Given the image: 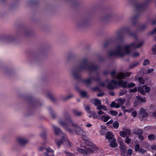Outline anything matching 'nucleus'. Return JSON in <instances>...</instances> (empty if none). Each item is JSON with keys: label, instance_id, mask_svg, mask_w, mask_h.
<instances>
[{"label": "nucleus", "instance_id": "1", "mask_svg": "<svg viewBox=\"0 0 156 156\" xmlns=\"http://www.w3.org/2000/svg\"><path fill=\"white\" fill-rule=\"evenodd\" d=\"M65 121L62 120L59 122L60 124L66 130L70 133L73 131L76 134L81 136L83 139L86 137V132L76 124H74L72 121L69 114L68 112L65 114Z\"/></svg>", "mask_w": 156, "mask_h": 156}, {"label": "nucleus", "instance_id": "2", "mask_svg": "<svg viewBox=\"0 0 156 156\" xmlns=\"http://www.w3.org/2000/svg\"><path fill=\"white\" fill-rule=\"evenodd\" d=\"M84 139L85 140L86 144L89 147L87 148L86 146H85L83 147V146L81 145V147H84V149L78 147L77 149V151L83 156H87L89 154L93 152L95 150L97 149L98 148L94 143L89 140Z\"/></svg>", "mask_w": 156, "mask_h": 156}, {"label": "nucleus", "instance_id": "3", "mask_svg": "<svg viewBox=\"0 0 156 156\" xmlns=\"http://www.w3.org/2000/svg\"><path fill=\"white\" fill-rule=\"evenodd\" d=\"M143 42H140L139 44L136 45V44L133 42L129 45H124L123 48L124 49L125 53L122 51V50L116 49L115 50L116 55L120 57H123L125 54H129L131 51L129 49L130 48H140L143 44Z\"/></svg>", "mask_w": 156, "mask_h": 156}, {"label": "nucleus", "instance_id": "4", "mask_svg": "<svg viewBox=\"0 0 156 156\" xmlns=\"http://www.w3.org/2000/svg\"><path fill=\"white\" fill-rule=\"evenodd\" d=\"M125 32H126L130 36L133 37L135 39H137L136 33L135 32H132L129 27H125L123 28L117 32V38L118 40L121 41H123V34Z\"/></svg>", "mask_w": 156, "mask_h": 156}, {"label": "nucleus", "instance_id": "5", "mask_svg": "<svg viewBox=\"0 0 156 156\" xmlns=\"http://www.w3.org/2000/svg\"><path fill=\"white\" fill-rule=\"evenodd\" d=\"M117 84L123 88H126L127 86L126 81L124 82L122 80L117 81L114 80H112L108 83L106 87L109 90H112L113 89Z\"/></svg>", "mask_w": 156, "mask_h": 156}, {"label": "nucleus", "instance_id": "6", "mask_svg": "<svg viewBox=\"0 0 156 156\" xmlns=\"http://www.w3.org/2000/svg\"><path fill=\"white\" fill-rule=\"evenodd\" d=\"M55 144L58 148H59L61 145L62 144L66 143L67 147H70L71 146V143L66 136L64 135L61 139H56L55 140Z\"/></svg>", "mask_w": 156, "mask_h": 156}, {"label": "nucleus", "instance_id": "7", "mask_svg": "<svg viewBox=\"0 0 156 156\" xmlns=\"http://www.w3.org/2000/svg\"><path fill=\"white\" fill-rule=\"evenodd\" d=\"M151 0H146V2L141 4L135 3L134 5L136 8L138 12H144L145 11L147 8V4Z\"/></svg>", "mask_w": 156, "mask_h": 156}, {"label": "nucleus", "instance_id": "8", "mask_svg": "<svg viewBox=\"0 0 156 156\" xmlns=\"http://www.w3.org/2000/svg\"><path fill=\"white\" fill-rule=\"evenodd\" d=\"M73 77L76 80H79L83 83H85L86 84L90 85L91 84V79L90 78L87 80H84L76 72H73Z\"/></svg>", "mask_w": 156, "mask_h": 156}, {"label": "nucleus", "instance_id": "9", "mask_svg": "<svg viewBox=\"0 0 156 156\" xmlns=\"http://www.w3.org/2000/svg\"><path fill=\"white\" fill-rule=\"evenodd\" d=\"M27 100L30 102V104L33 106H40L41 105V104L39 100L35 98L32 96H30L28 98Z\"/></svg>", "mask_w": 156, "mask_h": 156}, {"label": "nucleus", "instance_id": "10", "mask_svg": "<svg viewBox=\"0 0 156 156\" xmlns=\"http://www.w3.org/2000/svg\"><path fill=\"white\" fill-rule=\"evenodd\" d=\"M86 70H87V65H84L81 64L78 66V68L77 69L76 68H75L73 69V72H76L79 74V72Z\"/></svg>", "mask_w": 156, "mask_h": 156}, {"label": "nucleus", "instance_id": "11", "mask_svg": "<svg viewBox=\"0 0 156 156\" xmlns=\"http://www.w3.org/2000/svg\"><path fill=\"white\" fill-rule=\"evenodd\" d=\"M45 149L47 153H45V155L46 156H54V151L50 148H45L43 147H40L39 148L40 151H42L44 149Z\"/></svg>", "mask_w": 156, "mask_h": 156}, {"label": "nucleus", "instance_id": "12", "mask_svg": "<svg viewBox=\"0 0 156 156\" xmlns=\"http://www.w3.org/2000/svg\"><path fill=\"white\" fill-rule=\"evenodd\" d=\"M131 73L130 72H126L125 73H121L118 74L116 76V78L118 79L122 80L124 79L125 77L129 76Z\"/></svg>", "mask_w": 156, "mask_h": 156}, {"label": "nucleus", "instance_id": "13", "mask_svg": "<svg viewBox=\"0 0 156 156\" xmlns=\"http://www.w3.org/2000/svg\"><path fill=\"white\" fill-rule=\"evenodd\" d=\"M118 142L120 144V148L121 154L124 156H126L125 154L126 153V147L124 145L122 141L119 142V140Z\"/></svg>", "mask_w": 156, "mask_h": 156}, {"label": "nucleus", "instance_id": "14", "mask_svg": "<svg viewBox=\"0 0 156 156\" xmlns=\"http://www.w3.org/2000/svg\"><path fill=\"white\" fill-rule=\"evenodd\" d=\"M75 89L78 92L80 93L81 95V96L82 98L87 97L88 98V96H87V94L86 92L81 90L79 87L78 86H76L75 87Z\"/></svg>", "mask_w": 156, "mask_h": 156}, {"label": "nucleus", "instance_id": "15", "mask_svg": "<svg viewBox=\"0 0 156 156\" xmlns=\"http://www.w3.org/2000/svg\"><path fill=\"white\" fill-rule=\"evenodd\" d=\"M98 67L97 66L91 64L90 65H87V70L90 71H97L98 70Z\"/></svg>", "mask_w": 156, "mask_h": 156}, {"label": "nucleus", "instance_id": "16", "mask_svg": "<svg viewBox=\"0 0 156 156\" xmlns=\"http://www.w3.org/2000/svg\"><path fill=\"white\" fill-rule=\"evenodd\" d=\"M114 136L112 134V133L111 132H107L105 135V138L108 140V141H110L112 140L113 139H115L113 137Z\"/></svg>", "mask_w": 156, "mask_h": 156}, {"label": "nucleus", "instance_id": "17", "mask_svg": "<svg viewBox=\"0 0 156 156\" xmlns=\"http://www.w3.org/2000/svg\"><path fill=\"white\" fill-rule=\"evenodd\" d=\"M17 141L21 145H24L26 144L28 141L23 138H19L17 139Z\"/></svg>", "mask_w": 156, "mask_h": 156}, {"label": "nucleus", "instance_id": "18", "mask_svg": "<svg viewBox=\"0 0 156 156\" xmlns=\"http://www.w3.org/2000/svg\"><path fill=\"white\" fill-rule=\"evenodd\" d=\"M53 129L55 134L58 135L60 134H62V133L60 128L57 127L55 126H53Z\"/></svg>", "mask_w": 156, "mask_h": 156}, {"label": "nucleus", "instance_id": "19", "mask_svg": "<svg viewBox=\"0 0 156 156\" xmlns=\"http://www.w3.org/2000/svg\"><path fill=\"white\" fill-rule=\"evenodd\" d=\"M115 139H113L112 140L109 141L110 142L109 146L112 148H115L118 146V144L116 143Z\"/></svg>", "mask_w": 156, "mask_h": 156}, {"label": "nucleus", "instance_id": "20", "mask_svg": "<svg viewBox=\"0 0 156 156\" xmlns=\"http://www.w3.org/2000/svg\"><path fill=\"white\" fill-rule=\"evenodd\" d=\"M139 14L137 13L132 17V20L134 26L136 25L137 22V18L139 17Z\"/></svg>", "mask_w": 156, "mask_h": 156}, {"label": "nucleus", "instance_id": "21", "mask_svg": "<svg viewBox=\"0 0 156 156\" xmlns=\"http://www.w3.org/2000/svg\"><path fill=\"white\" fill-rule=\"evenodd\" d=\"M110 119V117L108 115H103L101 118V120L104 122H107Z\"/></svg>", "mask_w": 156, "mask_h": 156}, {"label": "nucleus", "instance_id": "22", "mask_svg": "<svg viewBox=\"0 0 156 156\" xmlns=\"http://www.w3.org/2000/svg\"><path fill=\"white\" fill-rule=\"evenodd\" d=\"M72 111L74 115L77 116H80L82 114V112H79L75 109H73Z\"/></svg>", "mask_w": 156, "mask_h": 156}, {"label": "nucleus", "instance_id": "23", "mask_svg": "<svg viewBox=\"0 0 156 156\" xmlns=\"http://www.w3.org/2000/svg\"><path fill=\"white\" fill-rule=\"evenodd\" d=\"M133 133L138 135L140 134H142L143 133V131L141 129H137L133 132Z\"/></svg>", "mask_w": 156, "mask_h": 156}, {"label": "nucleus", "instance_id": "24", "mask_svg": "<svg viewBox=\"0 0 156 156\" xmlns=\"http://www.w3.org/2000/svg\"><path fill=\"white\" fill-rule=\"evenodd\" d=\"M136 98L137 100L141 102H145L146 101V98L145 97L142 98L141 96H136Z\"/></svg>", "mask_w": 156, "mask_h": 156}, {"label": "nucleus", "instance_id": "25", "mask_svg": "<svg viewBox=\"0 0 156 156\" xmlns=\"http://www.w3.org/2000/svg\"><path fill=\"white\" fill-rule=\"evenodd\" d=\"M48 109L53 118L55 119L56 117V115L52 111V109L51 108V107H49L48 108Z\"/></svg>", "mask_w": 156, "mask_h": 156}, {"label": "nucleus", "instance_id": "26", "mask_svg": "<svg viewBox=\"0 0 156 156\" xmlns=\"http://www.w3.org/2000/svg\"><path fill=\"white\" fill-rule=\"evenodd\" d=\"M47 97L53 102L55 101V98L53 97L51 94L49 93H48L47 95Z\"/></svg>", "mask_w": 156, "mask_h": 156}, {"label": "nucleus", "instance_id": "27", "mask_svg": "<svg viewBox=\"0 0 156 156\" xmlns=\"http://www.w3.org/2000/svg\"><path fill=\"white\" fill-rule=\"evenodd\" d=\"M94 104L95 106L98 105H100L101 104V101L100 100L97 99V98H95L94 99Z\"/></svg>", "mask_w": 156, "mask_h": 156}, {"label": "nucleus", "instance_id": "28", "mask_svg": "<svg viewBox=\"0 0 156 156\" xmlns=\"http://www.w3.org/2000/svg\"><path fill=\"white\" fill-rule=\"evenodd\" d=\"M137 90L139 92L143 95L145 94L144 89L142 87L139 86L137 88Z\"/></svg>", "mask_w": 156, "mask_h": 156}, {"label": "nucleus", "instance_id": "29", "mask_svg": "<svg viewBox=\"0 0 156 156\" xmlns=\"http://www.w3.org/2000/svg\"><path fill=\"white\" fill-rule=\"evenodd\" d=\"M147 24L146 23L142 25L140 27L139 30L142 31H144L147 27Z\"/></svg>", "mask_w": 156, "mask_h": 156}, {"label": "nucleus", "instance_id": "30", "mask_svg": "<svg viewBox=\"0 0 156 156\" xmlns=\"http://www.w3.org/2000/svg\"><path fill=\"white\" fill-rule=\"evenodd\" d=\"M119 123L117 121H115L113 124V127L115 129H118L119 127Z\"/></svg>", "mask_w": 156, "mask_h": 156}, {"label": "nucleus", "instance_id": "31", "mask_svg": "<svg viewBox=\"0 0 156 156\" xmlns=\"http://www.w3.org/2000/svg\"><path fill=\"white\" fill-rule=\"evenodd\" d=\"M148 138L149 140H153L155 138V136L153 134H149L148 136Z\"/></svg>", "mask_w": 156, "mask_h": 156}, {"label": "nucleus", "instance_id": "32", "mask_svg": "<svg viewBox=\"0 0 156 156\" xmlns=\"http://www.w3.org/2000/svg\"><path fill=\"white\" fill-rule=\"evenodd\" d=\"M127 93V91L126 90L122 89L119 92V95L120 96H122L125 94Z\"/></svg>", "mask_w": 156, "mask_h": 156}, {"label": "nucleus", "instance_id": "33", "mask_svg": "<svg viewBox=\"0 0 156 156\" xmlns=\"http://www.w3.org/2000/svg\"><path fill=\"white\" fill-rule=\"evenodd\" d=\"M111 42L112 41L110 40H108L103 45V47L104 48H106L111 43Z\"/></svg>", "mask_w": 156, "mask_h": 156}, {"label": "nucleus", "instance_id": "34", "mask_svg": "<svg viewBox=\"0 0 156 156\" xmlns=\"http://www.w3.org/2000/svg\"><path fill=\"white\" fill-rule=\"evenodd\" d=\"M139 64V62H137L134 63H133L132 65H130L129 66V68L130 69H132L133 68L136 66L137 65Z\"/></svg>", "mask_w": 156, "mask_h": 156}, {"label": "nucleus", "instance_id": "35", "mask_svg": "<svg viewBox=\"0 0 156 156\" xmlns=\"http://www.w3.org/2000/svg\"><path fill=\"white\" fill-rule=\"evenodd\" d=\"M86 111L89 113H92V112L90 111V108L89 105H86L85 108Z\"/></svg>", "mask_w": 156, "mask_h": 156}, {"label": "nucleus", "instance_id": "36", "mask_svg": "<svg viewBox=\"0 0 156 156\" xmlns=\"http://www.w3.org/2000/svg\"><path fill=\"white\" fill-rule=\"evenodd\" d=\"M41 136L44 140H45L46 139V135L44 132L42 133L41 134Z\"/></svg>", "mask_w": 156, "mask_h": 156}, {"label": "nucleus", "instance_id": "37", "mask_svg": "<svg viewBox=\"0 0 156 156\" xmlns=\"http://www.w3.org/2000/svg\"><path fill=\"white\" fill-rule=\"evenodd\" d=\"M140 146L139 144H137L135 145L134 148L135 151L136 152L139 151L140 149Z\"/></svg>", "mask_w": 156, "mask_h": 156}, {"label": "nucleus", "instance_id": "38", "mask_svg": "<svg viewBox=\"0 0 156 156\" xmlns=\"http://www.w3.org/2000/svg\"><path fill=\"white\" fill-rule=\"evenodd\" d=\"M138 80L140 84H144L145 83L144 80L142 77H139L138 79Z\"/></svg>", "mask_w": 156, "mask_h": 156}, {"label": "nucleus", "instance_id": "39", "mask_svg": "<svg viewBox=\"0 0 156 156\" xmlns=\"http://www.w3.org/2000/svg\"><path fill=\"white\" fill-rule=\"evenodd\" d=\"M115 51H109L108 53V55L110 57L116 55Z\"/></svg>", "mask_w": 156, "mask_h": 156}, {"label": "nucleus", "instance_id": "40", "mask_svg": "<svg viewBox=\"0 0 156 156\" xmlns=\"http://www.w3.org/2000/svg\"><path fill=\"white\" fill-rule=\"evenodd\" d=\"M118 101L120 104L121 105H123L125 102V99L119 98L118 99Z\"/></svg>", "mask_w": 156, "mask_h": 156}, {"label": "nucleus", "instance_id": "41", "mask_svg": "<svg viewBox=\"0 0 156 156\" xmlns=\"http://www.w3.org/2000/svg\"><path fill=\"white\" fill-rule=\"evenodd\" d=\"M119 134L120 136L123 137H125L126 136V133L125 132V131H121L119 132Z\"/></svg>", "mask_w": 156, "mask_h": 156}, {"label": "nucleus", "instance_id": "42", "mask_svg": "<svg viewBox=\"0 0 156 156\" xmlns=\"http://www.w3.org/2000/svg\"><path fill=\"white\" fill-rule=\"evenodd\" d=\"M131 139L129 138L128 136H127L126 137V139L125 141V142L127 143L128 144H129L131 142Z\"/></svg>", "mask_w": 156, "mask_h": 156}, {"label": "nucleus", "instance_id": "43", "mask_svg": "<svg viewBox=\"0 0 156 156\" xmlns=\"http://www.w3.org/2000/svg\"><path fill=\"white\" fill-rule=\"evenodd\" d=\"M124 131L126 133V135H131L130 130L129 129H126L124 130Z\"/></svg>", "mask_w": 156, "mask_h": 156}, {"label": "nucleus", "instance_id": "44", "mask_svg": "<svg viewBox=\"0 0 156 156\" xmlns=\"http://www.w3.org/2000/svg\"><path fill=\"white\" fill-rule=\"evenodd\" d=\"M150 64V62L147 59H145L143 64V65L146 66Z\"/></svg>", "mask_w": 156, "mask_h": 156}, {"label": "nucleus", "instance_id": "45", "mask_svg": "<svg viewBox=\"0 0 156 156\" xmlns=\"http://www.w3.org/2000/svg\"><path fill=\"white\" fill-rule=\"evenodd\" d=\"M151 90V88L149 87L145 86V91L146 93L150 92Z\"/></svg>", "mask_w": 156, "mask_h": 156}, {"label": "nucleus", "instance_id": "46", "mask_svg": "<svg viewBox=\"0 0 156 156\" xmlns=\"http://www.w3.org/2000/svg\"><path fill=\"white\" fill-rule=\"evenodd\" d=\"M135 86L136 85L134 83H131L127 85V87L128 88H130L135 87Z\"/></svg>", "mask_w": 156, "mask_h": 156}, {"label": "nucleus", "instance_id": "47", "mask_svg": "<svg viewBox=\"0 0 156 156\" xmlns=\"http://www.w3.org/2000/svg\"><path fill=\"white\" fill-rule=\"evenodd\" d=\"M111 114L113 116H116L118 114V112L115 111H110Z\"/></svg>", "mask_w": 156, "mask_h": 156}, {"label": "nucleus", "instance_id": "48", "mask_svg": "<svg viewBox=\"0 0 156 156\" xmlns=\"http://www.w3.org/2000/svg\"><path fill=\"white\" fill-rule=\"evenodd\" d=\"M138 152L141 154H144L146 152V151L142 148H140Z\"/></svg>", "mask_w": 156, "mask_h": 156}, {"label": "nucleus", "instance_id": "49", "mask_svg": "<svg viewBox=\"0 0 156 156\" xmlns=\"http://www.w3.org/2000/svg\"><path fill=\"white\" fill-rule=\"evenodd\" d=\"M65 153L66 156H74L73 154L70 152H68L66 151H65Z\"/></svg>", "mask_w": 156, "mask_h": 156}, {"label": "nucleus", "instance_id": "50", "mask_svg": "<svg viewBox=\"0 0 156 156\" xmlns=\"http://www.w3.org/2000/svg\"><path fill=\"white\" fill-rule=\"evenodd\" d=\"M132 55L133 57H135L139 56V53L138 52H135L132 54Z\"/></svg>", "mask_w": 156, "mask_h": 156}, {"label": "nucleus", "instance_id": "51", "mask_svg": "<svg viewBox=\"0 0 156 156\" xmlns=\"http://www.w3.org/2000/svg\"><path fill=\"white\" fill-rule=\"evenodd\" d=\"M133 153L132 150L130 148L128 149L127 151V154L128 155H131Z\"/></svg>", "mask_w": 156, "mask_h": 156}, {"label": "nucleus", "instance_id": "52", "mask_svg": "<svg viewBox=\"0 0 156 156\" xmlns=\"http://www.w3.org/2000/svg\"><path fill=\"white\" fill-rule=\"evenodd\" d=\"M152 51L154 54H156V45H154L152 48Z\"/></svg>", "mask_w": 156, "mask_h": 156}, {"label": "nucleus", "instance_id": "53", "mask_svg": "<svg viewBox=\"0 0 156 156\" xmlns=\"http://www.w3.org/2000/svg\"><path fill=\"white\" fill-rule=\"evenodd\" d=\"M110 74L112 77H114L115 75L116 74V71L115 70H113L111 72Z\"/></svg>", "mask_w": 156, "mask_h": 156}, {"label": "nucleus", "instance_id": "54", "mask_svg": "<svg viewBox=\"0 0 156 156\" xmlns=\"http://www.w3.org/2000/svg\"><path fill=\"white\" fill-rule=\"evenodd\" d=\"M156 34V27L152 31H151L150 33H149L148 34V35H152L154 34Z\"/></svg>", "mask_w": 156, "mask_h": 156}, {"label": "nucleus", "instance_id": "55", "mask_svg": "<svg viewBox=\"0 0 156 156\" xmlns=\"http://www.w3.org/2000/svg\"><path fill=\"white\" fill-rule=\"evenodd\" d=\"M146 112V110L144 109L143 108H140V110L139 111V113L140 114H142L143 113H144Z\"/></svg>", "mask_w": 156, "mask_h": 156}, {"label": "nucleus", "instance_id": "56", "mask_svg": "<svg viewBox=\"0 0 156 156\" xmlns=\"http://www.w3.org/2000/svg\"><path fill=\"white\" fill-rule=\"evenodd\" d=\"M92 90L94 91H97L99 92H100L101 90L99 87H93L92 88Z\"/></svg>", "mask_w": 156, "mask_h": 156}, {"label": "nucleus", "instance_id": "57", "mask_svg": "<svg viewBox=\"0 0 156 156\" xmlns=\"http://www.w3.org/2000/svg\"><path fill=\"white\" fill-rule=\"evenodd\" d=\"M137 89L136 87H135L133 89H131L129 90V92H133L135 93L137 92Z\"/></svg>", "mask_w": 156, "mask_h": 156}, {"label": "nucleus", "instance_id": "58", "mask_svg": "<svg viewBox=\"0 0 156 156\" xmlns=\"http://www.w3.org/2000/svg\"><path fill=\"white\" fill-rule=\"evenodd\" d=\"M82 64L84 65H87L88 62L87 61V60L86 59H83V60L82 62L81 63Z\"/></svg>", "mask_w": 156, "mask_h": 156}, {"label": "nucleus", "instance_id": "59", "mask_svg": "<svg viewBox=\"0 0 156 156\" xmlns=\"http://www.w3.org/2000/svg\"><path fill=\"white\" fill-rule=\"evenodd\" d=\"M73 97L72 95H70L67 96V97H65L63 98V100H66L69 99L71 97Z\"/></svg>", "mask_w": 156, "mask_h": 156}, {"label": "nucleus", "instance_id": "60", "mask_svg": "<svg viewBox=\"0 0 156 156\" xmlns=\"http://www.w3.org/2000/svg\"><path fill=\"white\" fill-rule=\"evenodd\" d=\"M102 106L103 105H101V104H100V105H97L96 107H97V109H98V110H101L102 109V107H103Z\"/></svg>", "mask_w": 156, "mask_h": 156}, {"label": "nucleus", "instance_id": "61", "mask_svg": "<svg viewBox=\"0 0 156 156\" xmlns=\"http://www.w3.org/2000/svg\"><path fill=\"white\" fill-rule=\"evenodd\" d=\"M95 81L99 83L101 81V79L99 77H96L95 79Z\"/></svg>", "mask_w": 156, "mask_h": 156}, {"label": "nucleus", "instance_id": "62", "mask_svg": "<svg viewBox=\"0 0 156 156\" xmlns=\"http://www.w3.org/2000/svg\"><path fill=\"white\" fill-rule=\"evenodd\" d=\"M133 117H136L137 115V113L136 111H133L131 113Z\"/></svg>", "mask_w": 156, "mask_h": 156}, {"label": "nucleus", "instance_id": "63", "mask_svg": "<svg viewBox=\"0 0 156 156\" xmlns=\"http://www.w3.org/2000/svg\"><path fill=\"white\" fill-rule=\"evenodd\" d=\"M105 94V93L103 92H101L100 93L98 94H97V96L98 97H102Z\"/></svg>", "mask_w": 156, "mask_h": 156}, {"label": "nucleus", "instance_id": "64", "mask_svg": "<svg viewBox=\"0 0 156 156\" xmlns=\"http://www.w3.org/2000/svg\"><path fill=\"white\" fill-rule=\"evenodd\" d=\"M151 147L152 149L156 151V145H152L151 146Z\"/></svg>", "mask_w": 156, "mask_h": 156}]
</instances>
